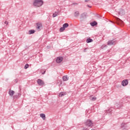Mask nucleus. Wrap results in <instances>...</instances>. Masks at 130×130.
I'll use <instances>...</instances> for the list:
<instances>
[{
	"mask_svg": "<svg viewBox=\"0 0 130 130\" xmlns=\"http://www.w3.org/2000/svg\"><path fill=\"white\" fill-rule=\"evenodd\" d=\"M33 5L35 7H41L43 5V1L42 0H35L33 3Z\"/></svg>",
	"mask_w": 130,
	"mask_h": 130,
	"instance_id": "1",
	"label": "nucleus"
},
{
	"mask_svg": "<svg viewBox=\"0 0 130 130\" xmlns=\"http://www.w3.org/2000/svg\"><path fill=\"white\" fill-rule=\"evenodd\" d=\"M37 25V30L38 31H40L41 30V28L42 27V23L40 22H38L36 23Z\"/></svg>",
	"mask_w": 130,
	"mask_h": 130,
	"instance_id": "2",
	"label": "nucleus"
},
{
	"mask_svg": "<svg viewBox=\"0 0 130 130\" xmlns=\"http://www.w3.org/2000/svg\"><path fill=\"white\" fill-rule=\"evenodd\" d=\"M37 83L39 86H44L45 83L44 81H43L41 79H38L37 80Z\"/></svg>",
	"mask_w": 130,
	"mask_h": 130,
	"instance_id": "3",
	"label": "nucleus"
},
{
	"mask_svg": "<svg viewBox=\"0 0 130 130\" xmlns=\"http://www.w3.org/2000/svg\"><path fill=\"white\" fill-rule=\"evenodd\" d=\"M85 125H87V126H92L93 125V123L91 120H88L85 122Z\"/></svg>",
	"mask_w": 130,
	"mask_h": 130,
	"instance_id": "4",
	"label": "nucleus"
},
{
	"mask_svg": "<svg viewBox=\"0 0 130 130\" xmlns=\"http://www.w3.org/2000/svg\"><path fill=\"white\" fill-rule=\"evenodd\" d=\"M127 127H128V126H127V124H125V123H122L121 125V128L122 129H127Z\"/></svg>",
	"mask_w": 130,
	"mask_h": 130,
	"instance_id": "5",
	"label": "nucleus"
},
{
	"mask_svg": "<svg viewBox=\"0 0 130 130\" xmlns=\"http://www.w3.org/2000/svg\"><path fill=\"white\" fill-rule=\"evenodd\" d=\"M63 59V58L62 57H58L56 60V61L57 62V63H60V62L62 61Z\"/></svg>",
	"mask_w": 130,
	"mask_h": 130,
	"instance_id": "6",
	"label": "nucleus"
},
{
	"mask_svg": "<svg viewBox=\"0 0 130 130\" xmlns=\"http://www.w3.org/2000/svg\"><path fill=\"white\" fill-rule=\"evenodd\" d=\"M128 84V81L127 80H124L122 82V86H126Z\"/></svg>",
	"mask_w": 130,
	"mask_h": 130,
	"instance_id": "7",
	"label": "nucleus"
},
{
	"mask_svg": "<svg viewBox=\"0 0 130 130\" xmlns=\"http://www.w3.org/2000/svg\"><path fill=\"white\" fill-rule=\"evenodd\" d=\"M40 116L43 119V120H45V118H46L45 114H40Z\"/></svg>",
	"mask_w": 130,
	"mask_h": 130,
	"instance_id": "8",
	"label": "nucleus"
},
{
	"mask_svg": "<svg viewBox=\"0 0 130 130\" xmlns=\"http://www.w3.org/2000/svg\"><path fill=\"white\" fill-rule=\"evenodd\" d=\"M63 80V81H68L69 80V77H68V76H64L62 77Z\"/></svg>",
	"mask_w": 130,
	"mask_h": 130,
	"instance_id": "9",
	"label": "nucleus"
},
{
	"mask_svg": "<svg viewBox=\"0 0 130 130\" xmlns=\"http://www.w3.org/2000/svg\"><path fill=\"white\" fill-rule=\"evenodd\" d=\"M64 95H67V92H60L59 94V97H62Z\"/></svg>",
	"mask_w": 130,
	"mask_h": 130,
	"instance_id": "10",
	"label": "nucleus"
},
{
	"mask_svg": "<svg viewBox=\"0 0 130 130\" xmlns=\"http://www.w3.org/2000/svg\"><path fill=\"white\" fill-rule=\"evenodd\" d=\"M14 94H15V91L11 90L9 91V94L10 96H13Z\"/></svg>",
	"mask_w": 130,
	"mask_h": 130,
	"instance_id": "11",
	"label": "nucleus"
},
{
	"mask_svg": "<svg viewBox=\"0 0 130 130\" xmlns=\"http://www.w3.org/2000/svg\"><path fill=\"white\" fill-rule=\"evenodd\" d=\"M90 99L91 101H95V100H96V99H97V98L95 97V96H90Z\"/></svg>",
	"mask_w": 130,
	"mask_h": 130,
	"instance_id": "12",
	"label": "nucleus"
},
{
	"mask_svg": "<svg viewBox=\"0 0 130 130\" xmlns=\"http://www.w3.org/2000/svg\"><path fill=\"white\" fill-rule=\"evenodd\" d=\"M90 25L92 26H96V25H97V22L93 21V22H91Z\"/></svg>",
	"mask_w": 130,
	"mask_h": 130,
	"instance_id": "13",
	"label": "nucleus"
},
{
	"mask_svg": "<svg viewBox=\"0 0 130 130\" xmlns=\"http://www.w3.org/2000/svg\"><path fill=\"white\" fill-rule=\"evenodd\" d=\"M114 44V42L112 41H110L108 42V45H113Z\"/></svg>",
	"mask_w": 130,
	"mask_h": 130,
	"instance_id": "14",
	"label": "nucleus"
},
{
	"mask_svg": "<svg viewBox=\"0 0 130 130\" xmlns=\"http://www.w3.org/2000/svg\"><path fill=\"white\" fill-rule=\"evenodd\" d=\"M80 15V13H79L78 11H76L74 13V16L75 17H78V16H79Z\"/></svg>",
	"mask_w": 130,
	"mask_h": 130,
	"instance_id": "15",
	"label": "nucleus"
},
{
	"mask_svg": "<svg viewBox=\"0 0 130 130\" xmlns=\"http://www.w3.org/2000/svg\"><path fill=\"white\" fill-rule=\"evenodd\" d=\"M86 42H87V43H90V42H93V40H92L91 39H87L86 40Z\"/></svg>",
	"mask_w": 130,
	"mask_h": 130,
	"instance_id": "16",
	"label": "nucleus"
},
{
	"mask_svg": "<svg viewBox=\"0 0 130 130\" xmlns=\"http://www.w3.org/2000/svg\"><path fill=\"white\" fill-rule=\"evenodd\" d=\"M62 27H64L65 29H66V28H68V27H69L68 23L63 24Z\"/></svg>",
	"mask_w": 130,
	"mask_h": 130,
	"instance_id": "17",
	"label": "nucleus"
},
{
	"mask_svg": "<svg viewBox=\"0 0 130 130\" xmlns=\"http://www.w3.org/2000/svg\"><path fill=\"white\" fill-rule=\"evenodd\" d=\"M66 30V28L63 27V26H62V27H61L60 29H59V31L60 32H63V31Z\"/></svg>",
	"mask_w": 130,
	"mask_h": 130,
	"instance_id": "18",
	"label": "nucleus"
},
{
	"mask_svg": "<svg viewBox=\"0 0 130 130\" xmlns=\"http://www.w3.org/2000/svg\"><path fill=\"white\" fill-rule=\"evenodd\" d=\"M34 33H35V31L34 30H30L29 31V34H34Z\"/></svg>",
	"mask_w": 130,
	"mask_h": 130,
	"instance_id": "19",
	"label": "nucleus"
},
{
	"mask_svg": "<svg viewBox=\"0 0 130 130\" xmlns=\"http://www.w3.org/2000/svg\"><path fill=\"white\" fill-rule=\"evenodd\" d=\"M29 68V64H26L24 66V69L25 70H27Z\"/></svg>",
	"mask_w": 130,
	"mask_h": 130,
	"instance_id": "20",
	"label": "nucleus"
},
{
	"mask_svg": "<svg viewBox=\"0 0 130 130\" xmlns=\"http://www.w3.org/2000/svg\"><path fill=\"white\" fill-rule=\"evenodd\" d=\"M52 17L53 18H55V17H57V14L56 12L55 13L53 14Z\"/></svg>",
	"mask_w": 130,
	"mask_h": 130,
	"instance_id": "21",
	"label": "nucleus"
},
{
	"mask_svg": "<svg viewBox=\"0 0 130 130\" xmlns=\"http://www.w3.org/2000/svg\"><path fill=\"white\" fill-rule=\"evenodd\" d=\"M81 18H86V15L84 14H83L81 15Z\"/></svg>",
	"mask_w": 130,
	"mask_h": 130,
	"instance_id": "22",
	"label": "nucleus"
},
{
	"mask_svg": "<svg viewBox=\"0 0 130 130\" xmlns=\"http://www.w3.org/2000/svg\"><path fill=\"white\" fill-rule=\"evenodd\" d=\"M5 24H6V25H8L9 24V22H8V21H5Z\"/></svg>",
	"mask_w": 130,
	"mask_h": 130,
	"instance_id": "23",
	"label": "nucleus"
},
{
	"mask_svg": "<svg viewBox=\"0 0 130 130\" xmlns=\"http://www.w3.org/2000/svg\"><path fill=\"white\" fill-rule=\"evenodd\" d=\"M82 130H89L88 128H83Z\"/></svg>",
	"mask_w": 130,
	"mask_h": 130,
	"instance_id": "24",
	"label": "nucleus"
},
{
	"mask_svg": "<svg viewBox=\"0 0 130 130\" xmlns=\"http://www.w3.org/2000/svg\"><path fill=\"white\" fill-rule=\"evenodd\" d=\"M85 2L87 3V2H90V0H85Z\"/></svg>",
	"mask_w": 130,
	"mask_h": 130,
	"instance_id": "25",
	"label": "nucleus"
},
{
	"mask_svg": "<svg viewBox=\"0 0 130 130\" xmlns=\"http://www.w3.org/2000/svg\"><path fill=\"white\" fill-rule=\"evenodd\" d=\"M117 20H120V19H119L118 18H117Z\"/></svg>",
	"mask_w": 130,
	"mask_h": 130,
	"instance_id": "26",
	"label": "nucleus"
},
{
	"mask_svg": "<svg viewBox=\"0 0 130 130\" xmlns=\"http://www.w3.org/2000/svg\"><path fill=\"white\" fill-rule=\"evenodd\" d=\"M119 15H120V12L119 13Z\"/></svg>",
	"mask_w": 130,
	"mask_h": 130,
	"instance_id": "27",
	"label": "nucleus"
},
{
	"mask_svg": "<svg viewBox=\"0 0 130 130\" xmlns=\"http://www.w3.org/2000/svg\"><path fill=\"white\" fill-rule=\"evenodd\" d=\"M87 6H88V7H89V5H87Z\"/></svg>",
	"mask_w": 130,
	"mask_h": 130,
	"instance_id": "28",
	"label": "nucleus"
},
{
	"mask_svg": "<svg viewBox=\"0 0 130 130\" xmlns=\"http://www.w3.org/2000/svg\"><path fill=\"white\" fill-rule=\"evenodd\" d=\"M120 11H122V10H120Z\"/></svg>",
	"mask_w": 130,
	"mask_h": 130,
	"instance_id": "29",
	"label": "nucleus"
}]
</instances>
